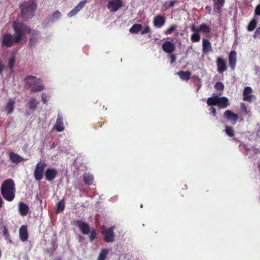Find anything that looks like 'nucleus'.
Returning a JSON list of instances; mask_svg holds the SVG:
<instances>
[{
  "label": "nucleus",
  "mask_w": 260,
  "mask_h": 260,
  "mask_svg": "<svg viewBox=\"0 0 260 260\" xmlns=\"http://www.w3.org/2000/svg\"><path fill=\"white\" fill-rule=\"evenodd\" d=\"M12 27L15 32L13 36L10 33L4 34L1 37V43L3 46L10 48L14 44L19 43L25 36V34H29L30 28L26 25L14 21Z\"/></svg>",
  "instance_id": "f257e3e1"
},
{
  "label": "nucleus",
  "mask_w": 260,
  "mask_h": 260,
  "mask_svg": "<svg viewBox=\"0 0 260 260\" xmlns=\"http://www.w3.org/2000/svg\"><path fill=\"white\" fill-rule=\"evenodd\" d=\"M3 197L9 202L12 201L15 197V182L12 179L5 180L1 186Z\"/></svg>",
  "instance_id": "f03ea898"
},
{
  "label": "nucleus",
  "mask_w": 260,
  "mask_h": 260,
  "mask_svg": "<svg viewBox=\"0 0 260 260\" xmlns=\"http://www.w3.org/2000/svg\"><path fill=\"white\" fill-rule=\"evenodd\" d=\"M37 4L34 0H29L20 6L21 9V15L23 18L27 20L34 16L37 9Z\"/></svg>",
  "instance_id": "7ed1b4c3"
},
{
  "label": "nucleus",
  "mask_w": 260,
  "mask_h": 260,
  "mask_svg": "<svg viewBox=\"0 0 260 260\" xmlns=\"http://www.w3.org/2000/svg\"><path fill=\"white\" fill-rule=\"evenodd\" d=\"M208 106H218L220 108H226L229 105V100L226 97H219L217 95L210 97L207 100Z\"/></svg>",
  "instance_id": "20e7f679"
},
{
  "label": "nucleus",
  "mask_w": 260,
  "mask_h": 260,
  "mask_svg": "<svg viewBox=\"0 0 260 260\" xmlns=\"http://www.w3.org/2000/svg\"><path fill=\"white\" fill-rule=\"evenodd\" d=\"M115 227L112 226L109 228H106L104 225L102 226V235L104 236V240L107 243L113 242L115 239V234L114 230Z\"/></svg>",
  "instance_id": "39448f33"
},
{
  "label": "nucleus",
  "mask_w": 260,
  "mask_h": 260,
  "mask_svg": "<svg viewBox=\"0 0 260 260\" xmlns=\"http://www.w3.org/2000/svg\"><path fill=\"white\" fill-rule=\"evenodd\" d=\"M46 166V164L41 160L37 164L34 171V177L37 181H40L43 178L44 171Z\"/></svg>",
  "instance_id": "423d86ee"
},
{
  "label": "nucleus",
  "mask_w": 260,
  "mask_h": 260,
  "mask_svg": "<svg viewBox=\"0 0 260 260\" xmlns=\"http://www.w3.org/2000/svg\"><path fill=\"white\" fill-rule=\"evenodd\" d=\"M72 223L77 226L83 235H87L90 233L89 225L81 220H74Z\"/></svg>",
  "instance_id": "0eeeda50"
},
{
  "label": "nucleus",
  "mask_w": 260,
  "mask_h": 260,
  "mask_svg": "<svg viewBox=\"0 0 260 260\" xmlns=\"http://www.w3.org/2000/svg\"><path fill=\"white\" fill-rule=\"evenodd\" d=\"M123 5L121 0H110L108 2L107 8L112 12H115Z\"/></svg>",
  "instance_id": "6e6552de"
},
{
  "label": "nucleus",
  "mask_w": 260,
  "mask_h": 260,
  "mask_svg": "<svg viewBox=\"0 0 260 260\" xmlns=\"http://www.w3.org/2000/svg\"><path fill=\"white\" fill-rule=\"evenodd\" d=\"M223 117L224 118L227 119L230 121L231 123L233 125L236 124L239 117L237 114H235L229 110H226L223 113Z\"/></svg>",
  "instance_id": "1a4fd4ad"
},
{
  "label": "nucleus",
  "mask_w": 260,
  "mask_h": 260,
  "mask_svg": "<svg viewBox=\"0 0 260 260\" xmlns=\"http://www.w3.org/2000/svg\"><path fill=\"white\" fill-rule=\"evenodd\" d=\"M25 84L28 85L29 87H32L37 83H41V79L38 78L37 79V77L34 76H27L24 79Z\"/></svg>",
  "instance_id": "9d476101"
},
{
  "label": "nucleus",
  "mask_w": 260,
  "mask_h": 260,
  "mask_svg": "<svg viewBox=\"0 0 260 260\" xmlns=\"http://www.w3.org/2000/svg\"><path fill=\"white\" fill-rule=\"evenodd\" d=\"M252 89L250 86H246L244 88L243 92V100L248 102H252V98L254 97V95L252 94Z\"/></svg>",
  "instance_id": "9b49d317"
},
{
  "label": "nucleus",
  "mask_w": 260,
  "mask_h": 260,
  "mask_svg": "<svg viewBox=\"0 0 260 260\" xmlns=\"http://www.w3.org/2000/svg\"><path fill=\"white\" fill-rule=\"evenodd\" d=\"M216 66L217 71L220 74L223 73L227 70L225 60L221 57H219L217 58Z\"/></svg>",
  "instance_id": "f8f14e48"
},
{
  "label": "nucleus",
  "mask_w": 260,
  "mask_h": 260,
  "mask_svg": "<svg viewBox=\"0 0 260 260\" xmlns=\"http://www.w3.org/2000/svg\"><path fill=\"white\" fill-rule=\"evenodd\" d=\"M236 56L237 53L235 50L231 51L229 55V66L232 71H234L236 68L237 62Z\"/></svg>",
  "instance_id": "ddd939ff"
},
{
  "label": "nucleus",
  "mask_w": 260,
  "mask_h": 260,
  "mask_svg": "<svg viewBox=\"0 0 260 260\" xmlns=\"http://www.w3.org/2000/svg\"><path fill=\"white\" fill-rule=\"evenodd\" d=\"M31 36L29 40L28 47L31 48L35 46L38 42L39 36V32L37 30H33L32 32L30 30Z\"/></svg>",
  "instance_id": "4468645a"
},
{
  "label": "nucleus",
  "mask_w": 260,
  "mask_h": 260,
  "mask_svg": "<svg viewBox=\"0 0 260 260\" xmlns=\"http://www.w3.org/2000/svg\"><path fill=\"white\" fill-rule=\"evenodd\" d=\"M166 22V18L164 16L157 15L153 20V23L154 26L157 28H160Z\"/></svg>",
  "instance_id": "2eb2a0df"
},
{
  "label": "nucleus",
  "mask_w": 260,
  "mask_h": 260,
  "mask_svg": "<svg viewBox=\"0 0 260 260\" xmlns=\"http://www.w3.org/2000/svg\"><path fill=\"white\" fill-rule=\"evenodd\" d=\"M162 50L166 53H171L175 51V45L170 41H165L162 45Z\"/></svg>",
  "instance_id": "dca6fc26"
},
{
  "label": "nucleus",
  "mask_w": 260,
  "mask_h": 260,
  "mask_svg": "<svg viewBox=\"0 0 260 260\" xmlns=\"http://www.w3.org/2000/svg\"><path fill=\"white\" fill-rule=\"evenodd\" d=\"M58 172L55 169H47L45 172L46 179L48 181H52L56 177Z\"/></svg>",
  "instance_id": "f3484780"
},
{
  "label": "nucleus",
  "mask_w": 260,
  "mask_h": 260,
  "mask_svg": "<svg viewBox=\"0 0 260 260\" xmlns=\"http://www.w3.org/2000/svg\"><path fill=\"white\" fill-rule=\"evenodd\" d=\"M9 157L10 160L14 164H19L25 160L20 155L13 152L9 153Z\"/></svg>",
  "instance_id": "a211bd4d"
},
{
  "label": "nucleus",
  "mask_w": 260,
  "mask_h": 260,
  "mask_svg": "<svg viewBox=\"0 0 260 260\" xmlns=\"http://www.w3.org/2000/svg\"><path fill=\"white\" fill-rule=\"evenodd\" d=\"M203 52L205 54H207L210 52L212 51V46L211 42L207 39H203Z\"/></svg>",
  "instance_id": "6ab92c4d"
},
{
  "label": "nucleus",
  "mask_w": 260,
  "mask_h": 260,
  "mask_svg": "<svg viewBox=\"0 0 260 260\" xmlns=\"http://www.w3.org/2000/svg\"><path fill=\"white\" fill-rule=\"evenodd\" d=\"M63 121V118L59 114H58L55 125L56 131L58 132H61L64 130Z\"/></svg>",
  "instance_id": "aec40b11"
},
{
  "label": "nucleus",
  "mask_w": 260,
  "mask_h": 260,
  "mask_svg": "<svg viewBox=\"0 0 260 260\" xmlns=\"http://www.w3.org/2000/svg\"><path fill=\"white\" fill-rule=\"evenodd\" d=\"M214 3L213 9L216 13H220L221 8L224 4V0H212Z\"/></svg>",
  "instance_id": "412c9836"
},
{
  "label": "nucleus",
  "mask_w": 260,
  "mask_h": 260,
  "mask_svg": "<svg viewBox=\"0 0 260 260\" xmlns=\"http://www.w3.org/2000/svg\"><path fill=\"white\" fill-rule=\"evenodd\" d=\"M19 237L21 240L23 242L27 240L28 233L26 226L22 225L21 226L19 229Z\"/></svg>",
  "instance_id": "4be33fe9"
},
{
  "label": "nucleus",
  "mask_w": 260,
  "mask_h": 260,
  "mask_svg": "<svg viewBox=\"0 0 260 260\" xmlns=\"http://www.w3.org/2000/svg\"><path fill=\"white\" fill-rule=\"evenodd\" d=\"M15 101L14 99H9L6 106V109L8 114L12 113L14 109Z\"/></svg>",
  "instance_id": "5701e85b"
},
{
  "label": "nucleus",
  "mask_w": 260,
  "mask_h": 260,
  "mask_svg": "<svg viewBox=\"0 0 260 260\" xmlns=\"http://www.w3.org/2000/svg\"><path fill=\"white\" fill-rule=\"evenodd\" d=\"M19 211L22 216H26L29 212V208L26 204L20 203L19 204Z\"/></svg>",
  "instance_id": "b1692460"
},
{
  "label": "nucleus",
  "mask_w": 260,
  "mask_h": 260,
  "mask_svg": "<svg viewBox=\"0 0 260 260\" xmlns=\"http://www.w3.org/2000/svg\"><path fill=\"white\" fill-rule=\"evenodd\" d=\"M182 80L188 81L191 74L190 71H181L177 73Z\"/></svg>",
  "instance_id": "393cba45"
},
{
  "label": "nucleus",
  "mask_w": 260,
  "mask_h": 260,
  "mask_svg": "<svg viewBox=\"0 0 260 260\" xmlns=\"http://www.w3.org/2000/svg\"><path fill=\"white\" fill-rule=\"evenodd\" d=\"M38 104L39 102L37 101L36 99L35 98H31L30 99L28 103V107L30 110L35 111L37 109Z\"/></svg>",
  "instance_id": "a878e982"
},
{
  "label": "nucleus",
  "mask_w": 260,
  "mask_h": 260,
  "mask_svg": "<svg viewBox=\"0 0 260 260\" xmlns=\"http://www.w3.org/2000/svg\"><path fill=\"white\" fill-rule=\"evenodd\" d=\"M84 183L88 185H91L93 182V177L89 174H85L83 176Z\"/></svg>",
  "instance_id": "bb28decb"
},
{
  "label": "nucleus",
  "mask_w": 260,
  "mask_h": 260,
  "mask_svg": "<svg viewBox=\"0 0 260 260\" xmlns=\"http://www.w3.org/2000/svg\"><path fill=\"white\" fill-rule=\"evenodd\" d=\"M199 32L201 31L205 34H208L211 31V28L206 23H202L199 27Z\"/></svg>",
  "instance_id": "cd10ccee"
},
{
  "label": "nucleus",
  "mask_w": 260,
  "mask_h": 260,
  "mask_svg": "<svg viewBox=\"0 0 260 260\" xmlns=\"http://www.w3.org/2000/svg\"><path fill=\"white\" fill-rule=\"evenodd\" d=\"M142 28V26L140 24H135L129 29V32L132 34L138 33Z\"/></svg>",
  "instance_id": "c85d7f7f"
},
{
  "label": "nucleus",
  "mask_w": 260,
  "mask_h": 260,
  "mask_svg": "<svg viewBox=\"0 0 260 260\" xmlns=\"http://www.w3.org/2000/svg\"><path fill=\"white\" fill-rule=\"evenodd\" d=\"M61 17V13L58 11L56 10L52 15L49 18L48 21L51 22H54L58 19H59Z\"/></svg>",
  "instance_id": "c756f323"
},
{
  "label": "nucleus",
  "mask_w": 260,
  "mask_h": 260,
  "mask_svg": "<svg viewBox=\"0 0 260 260\" xmlns=\"http://www.w3.org/2000/svg\"><path fill=\"white\" fill-rule=\"evenodd\" d=\"M109 252V250L108 249H102L98 256V260H106Z\"/></svg>",
  "instance_id": "7c9ffc66"
},
{
  "label": "nucleus",
  "mask_w": 260,
  "mask_h": 260,
  "mask_svg": "<svg viewBox=\"0 0 260 260\" xmlns=\"http://www.w3.org/2000/svg\"><path fill=\"white\" fill-rule=\"evenodd\" d=\"M256 19L254 18L252 19L247 26V30L249 31H253L256 28Z\"/></svg>",
  "instance_id": "2f4dec72"
},
{
  "label": "nucleus",
  "mask_w": 260,
  "mask_h": 260,
  "mask_svg": "<svg viewBox=\"0 0 260 260\" xmlns=\"http://www.w3.org/2000/svg\"><path fill=\"white\" fill-rule=\"evenodd\" d=\"M45 87L43 84L40 83H37L31 88V91L33 92H37L43 90Z\"/></svg>",
  "instance_id": "473e14b6"
},
{
  "label": "nucleus",
  "mask_w": 260,
  "mask_h": 260,
  "mask_svg": "<svg viewBox=\"0 0 260 260\" xmlns=\"http://www.w3.org/2000/svg\"><path fill=\"white\" fill-rule=\"evenodd\" d=\"M64 202L63 200H61L58 202L56 205V213H59L62 211L64 209Z\"/></svg>",
  "instance_id": "72a5a7b5"
},
{
  "label": "nucleus",
  "mask_w": 260,
  "mask_h": 260,
  "mask_svg": "<svg viewBox=\"0 0 260 260\" xmlns=\"http://www.w3.org/2000/svg\"><path fill=\"white\" fill-rule=\"evenodd\" d=\"M16 60L14 56H13L10 58L8 61V66L12 72L14 71V67L15 63Z\"/></svg>",
  "instance_id": "f704fd0d"
},
{
  "label": "nucleus",
  "mask_w": 260,
  "mask_h": 260,
  "mask_svg": "<svg viewBox=\"0 0 260 260\" xmlns=\"http://www.w3.org/2000/svg\"><path fill=\"white\" fill-rule=\"evenodd\" d=\"M225 132L230 137H233L234 136V129L231 126H226Z\"/></svg>",
  "instance_id": "c9c22d12"
},
{
  "label": "nucleus",
  "mask_w": 260,
  "mask_h": 260,
  "mask_svg": "<svg viewBox=\"0 0 260 260\" xmlns=\"http://www.w3.org/2000/svg\"><path fill=\"white\" fill-rule=\"evenodd\" d=\"M200 39L199 32L194 33L191 36V40L192 42H198L200 41Z\"/></svg>",
  "instance_id": "e433bc0d"
},
{
  "label": "nucleus",
  "mask_w": 260,
  "mask_h": 260,
  "mask_svg": "<svg viewBox=\"0 0 260 260\" xmlns=\"http://www.w3.org/2000/svg\"><path fill=\"white\" fill-rule=\"evenodd\" d=\"M87 3L86 0H83L81 1L75 7V9L78 12L80 10H81L85 5V4Z\"/></svg>",
  "instance_id": "4c0bfd02"
},
{
  "label": "nucleus",
  "mask_w": 260,
  "mask_h": 260,
  "mask_svg": "<svg viewBox=\"0 0 260 260\" xmlns=\"http://www.w3.org/2000/svg\"><path fill=\"white\" fill-rule=\"evenodd\" d=\"M97 236V232L95 230H93L91 231L90 235L89 236V239L91 242H92Z\"/></svg>",
  "instance_id": "58836bf2"
},
{
  "label": "nucleus",
  "mask_w": 260,
  "mask_h": 260,
  "mask_svg": "<svg viewBox=\"0 0 260 260\" xmlns=\"http://www.w3.org/2000/svg\"><path fill=\"white\" fill-rule=\"evenodd\" d=\"M240 108L242 111L244 113V114H249L250 111L248 110L246 106L243 103H241L240 104Z\"/></svg>",
  "instance_id": "ea45409f"
},
{
  "label": "nucleus",
  "mask_w": 260,
  "mask_h": 260,
  "mask_svg": "<svg viewBox=\"0 0 260 260\" xmlns=\"http://www.w3.org/2000/svg\"><path fill=\"white\" fill-rule=\"evenodd\" d=\"M224 87L223 84L221 82H217L214 85V88L219 91H222L224 89Z\"/></svg>",
  "instance_id": "a19ab883"
},
{
  "label": "nucleus",
  "mask_w": 260,
  "mask_h": 260,
  "mask_svg": "<svg viewBox=\"0 0 260 260\" xmlns=\"http://www.w3.org/2000/svg\"><path fill=\"white\" fill-rule=\"evenodd\" d=\"M177 26L176 25H172L170 28H169L166 31L165 34L166 35H170L171 34L176 28Z\"/></svg>",
  "instance_id": "79ce46f5"
},
{
  "label": "nucleus",
  "mask_w": 260,
  "mask_h": 260,
  "mask_svg": "<svg viewBox=\"0 0 260 260\" xmlns=\"http://www.w3.org/2000/svg\"><path fill=\"white\" fill-rule=\"evenodd\" d=\"M253 38L256 39H260V26H258L255 31L253 35Z\"/></svg>",
  "instance_id": "37998d69"
},
{
  "label": "nucleus",
  "mask_w": 260,
  "mask_h": 260,
  "mask_svg": "<svg viewBox=\"0 0 260 260\" xmlns=\"http://www.w3.org/2000/svg\"><path fill=\"white\" fill-rule=\"evenodd\" d=\"M3 233L6 239L10 238V234L6 226H4L3 230Z\"/></svg>",
  "instance_id": "c03bdc74"
},
{
  "label": "nucleus",
  "mask_w": 260,
  "mask_h": 260,
  "mask_svg": "<svg viewBox=\"0 0 260 260\" xmlns=\"http://www.w3.org/2000/svg\"><path fill=\"white\" fill-rule=\"evenodd\" d=\"M42 101L43 103L44 104H46L47 103V101H48V96L45 93H43L42 94Z\"/></svg>",
  "instance_id": "a18cd8bd"
},
{
  "label": "nucleus",
  "mask_w": 260,
  "mask_h": 260,
  "mask_svg": "<svg viewBox=\"0 0 260 260\" xmlns=\"http://www.w3.org/2000/svg\"><path fill=\"white\" fill-rule=\"evenodd\" d=\"M190 29L194 33L199 32V27L195 26L194 24H192L190 26Z\"/></svg>",
  "instance_id": "49530a36"
},
{
  "label": "nucleus",
  "mask_w": 260,
  "mask_h": 260,
  "mask_svg": "<svg viewBox=\"0 0 260 260\" xmlns=\"http://www.w3.org/2000/svg\"><path fill=\"white\" fill-rule=\"evenodd\" d=\"M78 13V12L76 11V10L74 8V9H73L72 10H71L68 14V16L69 17H72L74 16H75L77 13Z\"/></svg>",
  "instance_id": "de8ad7c7"
},
{
  "label": "nucleus",
  "mask_w": 260,
  "mask_h": 260,
  "mask_svg": "<svg viewBox=\"0 0 260 260\" xmlns=\"http://www.w3.org/2000/svg\"><path fill=\"white\" fill-rule=\"evenodd\" d=\"M150 31V29L149 26H146L143 30H142L141 32L142 35L149 33Z\"/></svg>",
  "instance_id": "09e8293b"
},
{
  "label": "nucleus",
  "mask_w": 260,
  "mask_h": 260,
  "mask_svg": "<svg viewBox=\"0 0 260 260\" xmlns=\"http://www.w3.org/2000/svg\"><path fill=\"white\" fill-rule=\"evenodd\" d=\"M254 14L256 15L260 16V4L258 5L255 7Z\"/></svg>",
  "instance_id": "8fccbe9b"
},
{
  "label": "nucleus",
  "mask_w": 260,
  "mask_h": 260,
  "mask_svg": "<svg viewBox=\"0 0 260 260\" xmlns=\"http://www.w3.org/2000/svg\"><path fill=\"white\" fill-rule=\"evenodd\" d=\"M209 110H210L211 113L212 114L213 116H216V109L214 107L211 106Z\"/></svg>",
  "instance_id": "3c124183"
},
{
  "label": "nucleus",
  "mask_w": 260,
  "mask_h": 260,
  "mask_svg": "<svg viewBox=\"0 0 260 260\" xmlns=\"http://www.w3.org/2000/svg\"><path fill=\"white\" fill-rule=\"evenodd\" d=\"M176 60V56L174 54H172L170 56V62L171 64L174 63Z\"/></svg>",
  "instance_id": "603ef678"
},
{
  "label": "nucleus",
  "mask_w": 260,
  "mask_h": 260,
  "mask_svg": "<svg viewBox=\"0 0 260 260\" xmlns=\"http://www.w3.org/2000/svg\"><path fill=\"white\" fill-rule=\"evenodd\" d=\"M175 2L174 1H171L169 2L168 7H173L175 5Z\"/></svg>",
  "instance_id": "864d4df0"
},
{
  "label": "nucleus",
  "mask_w": 260,
  "mask_h": 260,
  "mask_svg": "<svg viewBox=\"0 0 260 260\" xmlns=\"http://www.w3.org/2000/svg\"><path fill=\"white\" fill-rule=\"evenodd\" d=\"M4 69V66L2 64L1 61H0V74H2Z\"/></svg>",
  "instance_id": "5fc2aeb1"
},
{
  "label": "nucleus",
  "mask_w": 260,
  "mask_h": 260,
  "mask_svg": "<svg viewBox=\"0 0 260 260\" xmlns=\"http://www.w3.org/2000/svg\"><path fill=\"white\" fill-rule=\"evenodd\" d=\"M78 239H79L80 242H81V241H82L84 239V238L82 235H79L78 236Z\"/></svg>",
  "instance_id": "6e6d98bb"
},
{
  "label": "nucleus",
  "mask_w": 260,
  "mask_h": 260,
  "mask_svg": "<svg viewBox=\"0 0 260 260\" xmlns=\"http://www.w3.org/2000/svg\"><path fill=\"white\" fill-rule=\"evenodd\" d=\"M56 260H60V258H57Z\"/></svg>",
  "instance_id": "4d7b16f0"
},
{
  "label": "nucleus",
  "mask_w": 260,
  "mask_h": 260,
  "mask_svg": "<svg viewBox=\"0 0 260 260\" xmlns=\"http://www.w3.org/2000/svg\"><path fill=\"white\" fill-rule=\"evenodd\" d=\"M208 9V7H207H207H206V9Z\"/></svg>",
  "instance_id": "13d9d810"
}]
</instances>
